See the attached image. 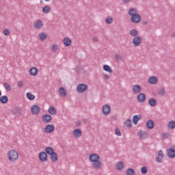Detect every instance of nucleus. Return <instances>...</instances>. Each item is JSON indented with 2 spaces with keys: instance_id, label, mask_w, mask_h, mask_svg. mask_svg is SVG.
<instances>
[{
  "instance_id": "f257e3e1",
  "label": "nucleus",
  "mask_w": 175,
  "mask_h": 175,
  "mask_svg": "<svg viewBox=\"0 0 175 175\" xmlns=\"http://www.w3.org/2000/svg\"><path fill=\"white\" fill-rule=\"evenodd\" d=\"M129 15L131 16V21L133 24H139L142 21V16L137 14V9L131 8L129 10Z\"/></svg>"
},
{
  "instance_id": "f03ea898",
  "label": "nucleus",
  "mask_w": 175,
  "mask_h": 175,
  "mask_svg": "<svg viewBox=\"0 0 175 175\" xmlns=\"http://www.w3.org/2000/svg\"><path fill=\"white\" fill-rule=\"evenodd\" d=\"M8 157L9 161H12V162H14V161H17V159H18V152H17L14 150H10L8 152Z\"/></svg>"
},
{
  "instance_id": "7ed1b4c3",
  "label": "nucleus",
  "mask_w": 175,
  "mask_h": 175,
  "mask_svg": "<svg viewBox=\"0 0 175 175\" xmlns=\"http://www.w3.org/2000/svg\"><path fill=\"white\" fill-rule=\"evenodd\" d=\"M86 90H88V85L84 83H80L77 87V91L79 94H83Z\"/></svg>"
},
{
  "instance_id": "20e7f679",
  "label": "nucleus",
  "mask_w": 175,
  "mask_h": 175,
  "mask_svg": "<svg viewBox=\"0 0 175 175\" xmlns=\"http://www.w3.org/2000/svg\"><path fill=\"white\" fill-rule=\"evenodd\" d=\"M100 159V157L96 153H92L89 156L90 162H98Z\"/></svg>"
},
{
  "instance_id": "39448f33",
  "label": "nucleus",
  "mask_w": 175,
  "mask_h": 175,
  "mask_svg": "<svg viewBox=\"0 0 175 175\" xmlns=\"http://www.w3.org/2000/svg\"><path fill=\"white\" fill-rule=\"evenodd\" d=\"M102 111L103 114H104L105 116H109V114H110V112L111 111V107H110V105L106 104L103 106Z\"/></svg>"
},
{
  "instance_id": "423d86ee",
  "label": "nucleus",
  "mask_w": 175,
  "mask_h": 175,
  "mask_svg": "<svg viewBox=\"0 0 175 175\" xmlns=\"http://www.w3.org/2000/svg\"><path fill=\"white\" fill-rule=\"evenodd\" d=\"M31 111L32 114L36 116L40 113V107L39 105H33L31 108Z\"/></svg>"
},
{
  "instance_id": "0eeeda50",
  "label": "nucleus",
  "mask_w": 175,
  "mask_h": 175,
  "mask_svg": "<svg viewBox=\"0 0 175 175\" xmlns=\"http://www.w3.org/2000/svg\"><path fill=\"white\" fill-rule=\"evenodd\" d=\"M54 125L53 124H48L44 127V132L45 133H53L54 132Z\"/></svg>"
},
{
  "instance_id": "6e6552de",
  "label": "nucleus",
  "mask_w": 175,
  "mask_h": 175,
  "mask_svg": "<svg viewBox=\"0 0 175 175\" xmlns=\"http://www.w3.org/2000/svg\"><path fill=\"white\" fill-rule=\"evenodd\" d=\"M100 166H102V162L99 160L92 163V168L94 169V170H99V169H100Z\"/></svg>"
},
{
  "instance_id": "1a4fd4ad",
  "label": "nucleus",
  "mask_w": 175,
  "mask_h": 175,
  "mask_svg": "<svg viewBox=\"0 0 175 175\" xmlns=\"http://www.w3.org/2000/svg\"><path fill=\"white\" fill-rule=\"evenodd\" d=\"M39 159L41 162H46V161H47V153H46V152H40Z\"/></svg>"
},
{
  "instance_id": "9d476101",
  "label": "nucleus",
  "mask_w": 175,
  "mask_h": 175,
  "mask_svg": "<svg viewBox=\"0 0 175 175\" xmlns=\"http://www.w3.org/2000/svg\"><path fill=\"white\" fill-rule=\"evenodd\" d=\"M142 38L138 36V37H135L133 40V46H135V47H137L138 46H140V44L142 43Z\"/></svg>"
},
{
  "instance_id": "9b49d317",
  "label": "nucleus",
  "mask_w": 175,
  "mask_h": 175,
  "mask_svg": "<svg viewBox=\"0 0 175 175\" xmlns=\"http://www.w3.org/2000/svg\"><path fill=\"white\" fill-rule=\"evenodd\" d=\"M137 99L139 103H143V102H146V94L144 93H140L137 95Z\"/></svg>"
},
{
  "instance_id": "f8f14e48",
  "label": "nucleus",
  "mask_w": 175,
  "mask_h": 175,
  "mask_svg": "<svg viewBox=\"0 0 175 175\" xmlns=\"http://www.w3.org/2000/svg\"><path fill=\"white\" fill-rule=\"evenodd\" d=\"M42 122H44V124L51 122V116L50 114H44L42 116Z\"/></svg>"
},
{
  "instance_id": "ddd939ff",
  "label": "nucleus",
  "mask_w": 175,
  "mask_h": 175,
  "mask_svg": "<svg viewBox=\"0 0 175 175\" xmlns=\"http://www.w3.org/2000/svg\"><path fill=\"white\" fill-rule=\"evenodd\" d=\"M167 157L168 158H175V150L173 148H169L167 150Z\"/></svg>"
},
{
  "instance_id": "4468645a",
  "label": "nucleus",
  "mask_w": 175,
  "mask_h": 175,
  "mask_svg": "<svg viewBox=\"0 0 175 175\" xmlns=\"http://www.w3.org/2000/svg\"><path fill=\"white\" fill-rule=\"evenodd\" d=\"M154 126H155L154 120H149L146 122V128H148V129H154Z\"/></svg>"
},
{
  "instance_id": "2eb2a0df",
  "label": "nucleus",
  "mask_w": 175,
  "mask_h": 175,
  "mask_svg": "<svg viewBox=\"0 0 175 175\" xmlns=\"http://www.w3.org/2000/svg\"><path fill=\"white\" fill-rule=\"evenodd\" d=\"M11 113H12L14 116H17V114H22L23 109L20 107H16L11 110Z\"/></svg>"
},
{
  "instance_id": "dca6fc26",
  "label": "nucleus",
  "mask_w": 175,
  "mask_h": 175,
  "mask_svg": "<svg viewBox=\"0 0 175 175\" xmlns=\"http://www.w3.org/2000/svg\"><path fill=\"white\" fill-rule=\"evenodd\" d=\"M158 155H159V157H157L156 158V162L161 163V162H162V161L163 159V151L159 150L158 151Z\"/></svg>"
},
{
  "instance_id": "f3484780",
  "label": "nucleus",
  "mask_w": 175,
  "mask_h": 175,
  "mask_svg": "<svg viewBox=\"0 0 175 175\" xmlns=\"http://www.w3.org/2000/svg\"><path fill=\"white\" fill-rule=\"evenodd\" d=\"M142 91V87L139 85H134L133 86V92L134 94H139Z\"/></svg>"
},
{
  "instance_id": "a211bd4d",
  "label": "nucleus",
  "mask_w": 175,
  "mask_h": 175,
  "mask_svg": "<svg viewBox=\"0 0 175 175\" xmlns=\"http://www.w3.org/2000/svg\"><path fill=\"white\" fill-rule=\"evenodd\" d=\"M63 42L64 46H66V47H69V46L72 44V40L67 37L63 40Z\"/></svg>"
},
{
  "instance_id": "6ab92c4d",
  "label": "nucleus",
  "mask_w": 175,
  "mask_h": 175,
  "mask_svg": "<svg viewBox=\"0 0 175 175\" xmlns=\"http://www.w3.org/2000/svg\"><path fill=\"white\" fill-rule=\"evenodd\" d=\"M142 120V115H135L133 117V122L134 125H137V122H139V120Z\"/></svg>"
},
{
  "instance_id": "aec40b11",
  "label": "nucleus",
  "mask_w": 175,
  "mask_h": 175,
  "mask_svg": "<svg viewBox=\"0 0 175 175\" xmlns=\"http://www.w3.org/2000/svg\"><path fill=\"white\" fill-rule=\"evenodd\" d=\"M59 92L61 96H62L63 98L66 97V96L68 95L66 90L63 87H61L59 88Z\"/></svg>"
},
{
  "instance_id": "412c9836",
  "label": "nucleus",
  "mask_w": 175,
  "mask_h": 175,
  "mask_svg": "<svg viewBox=\"0 0 175 175\" xmlns=\"http://www.w3.org/2000/svg\"><path fill=\"white\" fill-rule=\"evenodd\" d=\"M38 72H39V70L36 67H32L29 70V73L31 76H36L38 75Z\"/></svg>"
},
{
  "instance_id": "4be33fe9",
  "label": "nucleus",
  "mask_w": 175,
  "mask_h": 175,
  "mask_svg": "<svg viewBox=\"0 0 175 175\" xmlns=\"http://www.w3.org/2000/svg\"><path fill=\"white\" fill-rule=\"evenodd\" d=\"M149 84H157L158 83V77H150L148 79Z\"/></svg>"
},
{
  "instance_id": "5701e85b",
  "label": "nucleus",
  "mask_w": 175,
  "mask_h": 175,
  "mask_svg": "<svg viewBox=\"0 0 175 175\" xmlns=\"http://www.w3.org/2000/svg\"><path fill=\"white\" fill-rule=\"evenodd\" d=\"M50 159L52 162H57L58 161V154L54 152L53 154H51Z\"/></svg>"
},
{
  "instance_id": "b1692460",
  "label": "nucleus",
  "mask_w": 175,
  "mask_h": 175,
  "mask_svg": "<svg viewBox=\"0 0 175 175\" xmlns=\"http://www.w3.org/2000/svg\"><path fill=\"white\" fill-rule=\"evenodd\" d=\"M42 27H43V23L42 21L38 20L36 23H34V27L36 28V29H40Z\"/></svg>"
},
{
  "instance_id": "393cba45",
  "label": "nucleus",
  "mask_w": 175,
  "mask_h": 175,
  "mask_svg": "<svg viewBox=\"0 0 175 175\" xmlns=\"http://www.w3.org/2000/svg\"><path fill=\"white\" fill-rule=\"evenodd\" d=\"M138 136L141 137V139H147L148 135H147V133L146 131H139L138 132Z\"/></svg>"
},
{
  "instance_id": "a878e982",
  "label": "nucleus",
  "mask_w": 175,
  "mask_h": 175,
  "mask_svg": "<svg viewBox=\"0 0 175 175\" xmlns=\"http://www.w3.org/2000/svg\"><path fill=\"white\" fill-rule=\"evenodd\" d=\"M72 135L75 137H80L81 136V130L79 129L74 130Z\"/></svg>"
},
{
  "instance_id": "bb28decb",
  "label": "nucleus",
  "mask_w": 175,
  "mask_h": 175,
  "mask_svg": "<svg viewBox=\"0 0 175 175\" xmlns=\"http://www.w3.org/2000/svg\"><path fill=\"white\" fill-rule=\"evenodd\" d=\"M45 152L46 155L47 154L48 155H51L55 152L54 151V148H53L52 147H46L45 149Z\"/></svg>"
},
{
  "instance_id": "cd10ccee",
  "label": "nucleus",
  "mask_w": 175,
  "mask_h": 175,
  "mask_svg": "<svg viewBox=\"0 0 175 175\" xmlns=\"http://www.w3.org/2000/svg\"><path fill=\"white\" fill-rule=\"evenodd\" d=\"M103 70L105 72H107L108 73H113V70L111 69V67H110L109 65L105 64L103 66Z\"/></svg>"
},
{
  "instance_id": "c85d7f7f",
  "label": "nucleus",
  "mask_w": 175,
  "mask_h": 175,
  "mask_svg": "<svg viewBox=\"0 0 175 175\" xmlns=\"http://www.w3.org/2000/svg\"><path fill=\"white\" fill-rule=\"evenodd\" d=\"M0 102L3 104L5 105L9 102V98H8L7 96H2L0 97Z\"/></svg>"
},
{
  "instance_id": "c756f323",
  "label": "nucleus",
  "mask_w": 175,
  "mask_h": 175,
  "mask_svg": "<svg viewBox=\"0 0 175 175\" xmlns=\"http://www.w3.org/2000/svg\"><path fill=\"white\" fill-rule=\"evenodd\" d=\"M48 111L52 116H55V114H57V109H55V107L52 106L49 107Z\"/></svg>"
},
{
  "instance_id": "7c9ffc66",
  "label": "nucleus",
  "mask_w": 175,
  "mask_h": 175,
  "mask_svg": "<svg viewBox=\"0 0 175 175\" xmlns=\"http://www.w3.org/2000/svg\"><path fill=\"white\" fill-rule=\"evenodd\" d=\"M51 11V8H50L49 5H45L44 8H42V12L45 14H47V13H50Z\"/></svg>"
},
{
  "instance_id": "2f4dec72",
  "label": "nucleus",
  "mask_w": 175,
  "mask_h": 175,
  "mask_svg": "<svg viewBox=\"0 0 175 175\" xmlns=\"http://www.w3.org/2000/svg\"><path fill=\"white\" fill-rule=\"evenodd\" d=\"M117 170H122L124 169V163L122 161H119L116 164Z\"/></svg>"
},
{
  "instance_id": "473e14b6",
  "label": "nucleus",
  "mask_w": 175,
  "mask_h": 175,
  "mask_svg": "<svg viewBox=\"0 0 175 175\" xmlns=\"http://www.w3.org/2000/svg\"><path fill=\"white\" fill-rule=\"evenodd\" d=\"M148 103L150 106H152V107H154V106H157V100L155 98L149 99Z\"/></svg>"
},
{
  "instance_id": "72a5a7b5",
  "label": "nucleus",
  "mask_w": 175,
  "mask_h": 175,
  "mask_svg": "<svg viewBox=\"0 0 175 175\" xmlns=\"http://www.w3.org/2000/svg\"><path fill=\"white\" fill-rule=\"evenodd\" d=\"M3 87L5 89V91H12V86L10 85V84H9V83L5 82L3 83Z\"/></svg>"
},
{
  "instance_id": "f704fd0d",
  "label": "nucleus",
  "mask_w": 175,
  "mask_h": 175,
  "mask_svg": "<svg viewBox=\"0 0 175 175\" xmlns=\"http://www.w3.org/2000/svg\"><path fill=\"white\" fill-rule=\"evenodd\" d=\"M40 40H46L47 39V34L46 33H41L39 34Z\"/></svg>"
},
{
  "instance_id": "c9c22d12",
  "label": "nucleus",
  "mask_w": 175,
  "mask_h": 175,
  "mask_svg": "<svg viewBox=\"0 0 175 175\" xmlns=\"http://www.w3.org/2000/svg\"><path fill=\"white\" fill-rule=\"evenodd\" d=\"M169 129H174L175 128V121L174 120H171L169 122L168 125H167Z\"/></svg>"
},
{
  "instance_id": "e433bc0d",
  "label": "nucleus",
  "mask_w": 175,
  "mask_h": 175,
  "mask_svg": "<svg viewBox=\"0 0 175 175\" xmlns=\"http://www.w3.org/2000/svg\"><path fill=\"white\" fill-rule=\"evenodd\" d=\"M130 35L134 38H136V36L139 35V31H137L136 29H132L130 31Z\"/></svg>"
},
{
  "instance_id": "4c0bfd02",
  "label": "nucleus",
  "mask_w": 175,
  "mask_h": 175,
  "mask_svg": "<svg viewBox=\"0 0 175 175\" xmlns=\"http://www.w3.org/2000/svg\"><path fill=\"white\" fill-rule=\"evenodd\" d=\"M126 175H135V170L133 168H129L126 171Z\"/></svg>"
},
{
  "instance_id": "58836bf2",
  "label": "nucleus",
  "mask_w": 175,
  "mask_h": 175,
  "mask_svg": "<svg viewBox=\"0 0 175 175\" xmlns=\"http://www.w3.org/2000/svg\"><path fill=\"white\" fill-rule=\"evenodd\" d=\"M26 95H27V99H29V100H34L35 95L31 94V92H27Z\"/></svg>"
},
{
  "instance_id": "ea45409f",
  "label": "nucleus",
  "mask_w": 175,
  "mask_h": 175,
  "mask_svg": "<svg viewBox=\"0 0 175 175\" xmlns=\"http://www.w3.org/2000/svg\"><path fill=\"white\" fill-rule=\"evenodd\" d=\"M124 124L127 126V128H132V120L128 119L124 122Z\"/></svg>"
},
{
  "instance_id": "a19ab883",
  "label": "nucleus",
  "mask_w": 175,
  "mask_h": 175,
  "mask_svg": "<svg viewBox=\"0 0 175 175\" xmlns=\"http://www.w3.org/2000/svg\"><path fill=\"white\" fill-rule=\"evenodd\" d=\"M165 88H161L160 90L159 91V95H161V96H165Z\"/></svg>"
},
{
  "instance_id": "79ce46f5",
  "label": "nucleus",
  "mask_w": 175,
  "mask_h": 175,
  "mask_svg": "<svg viewBox=\"0 0 175 175\" xmlns=\"http://www.w3.org/2000/svg\"><path fill=\"white\" fill-rule=\"evenodd\" d=\"M105 23H107V24H111V23H113V18L111 17H107L105 19Z\"/></svg>"
},
{
  "instance_id": "37998d69",
  "label": "nucleus",
  "mask_w": 175,
  "mask_h": 175,
  "mask_svg": "<svg viewBox=\"0 0 175 175\" xmlns=\"http://www.w3.org/2000/svg\"><path fill=\"white\" fill-rule=\"evenodd\" d=\"M147 172H148L147 167H142L141 168V173L142 174H146L147 173Z\"/></svg>"
},
{
  "instance_id": "c03bdc74",
  "label": "nucleus",
  "mask_w": 175,
  "mask_h": 175,
  "mask_svg": "<svg viewBox=\"0 0 175 175\" xmlns=\"http://www.w3.org/2000/svg\"><path fill=\"white\" fill-rule=\"evenodd\" d=\"M169 136H170V134H169V133H164L162 134V137L163 139H168Z\"/></svg>"
},
{
  "instance_id": "a18cd8bd",
  "label": "nucleus",
  "mask_w": 175,
  "mask_h": 175,
  "mask_svg": "<svg viewBox=\"0 0 175 175\" xmlns=\"http://www.w3.org/2000/svg\"><path fill=\"white\" fill-rule=\"evenodd\" d=\"M3 34L5 36H8V35L10 34V31L9 30V29H5L3 30Z\"/></svg>"
},
{
  "instance_id": "49530a36",
  "label": "nucleus",
  "mask_w": 175,
  "mask_h": 175,
  "mask_svg": "<svg viewBox=\"0 0 175 175\" xmlns=\"http://www.w3.org/2000/svg\"><path fill=\"white\" fill-rule=\"evenodd\" d=\"M23 85H24V84L23 83V81H18V83H17V86H18L19 88H23Z\"/></svg>"
},
{
  "instance_id": "de8ad7c7",
  "label": "nucleus",
  "mask_w": 175,
  "mask_h": 175,
  "mask_svg": "<svg viewBox=\"0 0 175 175\" xmlns=\"http://www.w3.org/2000/svg\"><path fill=\"white\" fill-rule=\"evenodd\" d=\"M115 133L117 136H121V131L118 129H115Z\"/></svg>"
},
{
  "instance_id": "09e8293b",
  "label": "nucleus",
  "mask_w": 175,
  "mask_h": 175,
  "mask_svg": "<svg viewBox=\"0 0 175 175\" xmlns=\"http://www.w3.org/2000/svg\"><path fill=\"white\" fill-rule=\"evenodd\" d=\"M57 49H58V47L57 46V45L53 44L52 46V48H51L52 51H57Z\"/></svg>"
},
{
  "instance_id": "8fccbe9b",
  "label": "nucleus",
  "mask_w": 175,
  "mask_h": 175,
  "mask_svg": "<svg viewBox=\"0 0 175 175\" xmlns=\"http://www.w3.org/2000/svg\"><path fill=\"white\" fill-rule=\"evenodd\" d=\"M116 59H117L118 61H120L121 60V56L118 54H116Z\"/></svg>"
},
{
  "instance_id": "3c124183",
  "label": "nucleus",
  "mask_w": 175,
  "mask_h": 175,
  "mask_svg": "<svg viewBox=\"0 0 175 175\" xmlns=\"http://www.w3.org/2000/svg\"><path fill=\"white\" fill-rule=\"evenodd\" d=\"M103 77L104 78L106 79V80H109V79H110V77H109V75H106V74H104L103 75Z\"/></svg>"
},
{
  "instance_id": "603ef678",
  "label": "nucleus",
  "mask_w": 175,
  "mask_h": 175,
  "mask_svg": "<svg viewBox=\"0 0 175 175\" xmlns=\"http://www.w3.org/2000/svg\"><path fill=\"white\" fill-rule=\"evenodd\" d=\"M92 42H98V38L97 37H93L92 38Z\"/></svg>"
},
{
  "instance_id": "864d4df0",
  "label": "nucleus",
  "mask_w": 175,
  "mask_h": 175,
  "mask_svg": "<svg viewBox=\"0 0 175 175\" xmlns=\"http://www.w3.org/2000/svg\"><path fill=\"white\" fill-rule=\"evenodd\" d=\"M122 2L124 3H129V2H131V0H122Z\"/></svg>"
},
{
  "instance_id": "5fc2aeb1",
  "label": "nucleus",
  "mask_w": 175,
  "mask_h": 175,
  "mask_svg": "<svg viewBox=\"0 0 175 175\" xmlns=\"http://www.w3.org/2000/svg\"><path fill=\"white\" fill-rule=\"evenodd\" d=\"M142 24H143V25H147V24H148V23L147 22V21H144L142 22Z\"/></svg>"
},
{
  "instance_id": "6e6d98bb",
  "label": "nucleus",
  "mask_w": 175,
  "mask_h": 175,
  "mask_svg": "<svg viewBox=\"0 0 175 175\" xmlns=\"http://www.w3.org/2000/svg\"><path fill=\"white\" fill-rule=\"evenodd\" d=\"M172 38H175V31L174 33H172Z\"/></svg>"
},
{
  "instance_id": "4d7b16f0",
  "label": "nucleus",
  "mask_w": 175,
  "mask_h": 175,
  "mask_svg": "<svg viewBox=\"0 0 175 175\" xmlns=\"http://www.w3.org/2000/svg\"><path fill=\"white\" fill-rule=\"evenodd\" d=\"M40 3H43V0H40Z\"/></svg>"
},
{
  "instance_id": "13d9d810",
  "label": "nucleus",
  "mask_w": 175,
  "mask_h": 175,
  "mask_svg": "<svg viewBox=\"0 0 175 175\" xmlns=\"http://www.w3.org/2000/svg\"><path fill=\"white\" fill-rule=\"evenodd\" d=\"M2 96V92H1V90H0V96Z\"/></svg>"
},
{
  "instance_id": "bf43d9fd",
  "label": "nucleus",
  "mask_w": 175,
  "mask_h": 175,
  "mask_svg": "<svg viewBox=\"0 0 175 175\" xmlns=\"http://www.w3.org/2000/svg\"><path fill=\"white\" fill-rule=\"evenodd\" d=\"M46 2H49L50 0H44Z\"/></svg>"
},
{
  "instance_id": "052dcab7",
  "label": "nucleus",
  "mask_w": 175,
  "mask_h": 175,
  "mask_svg": "<svg viewBox=\"0 0 175 175\" xmlns=\"http://www.w3.org/2000/svg\"><path fill=\"white\" fill-rule=\"evenodd\" d=\"M80 124H81L80 122H77V125H80Z\"/></svg>"
},
{
  "instance_id": "680f3d73",
  "label": "nucleus",
  "mask_w": 175,
  "mask_h": 175,
  "mask_svg": "<svg viewBox=\"0 0 175 175\" xmlns=\"http://www.w3.org/2000/svg\"><path fill=\"white\" fill-rule=\"evenodd\" d=\"M173 148H175V146H173Z\"/></svg>"
}]
</instances>
